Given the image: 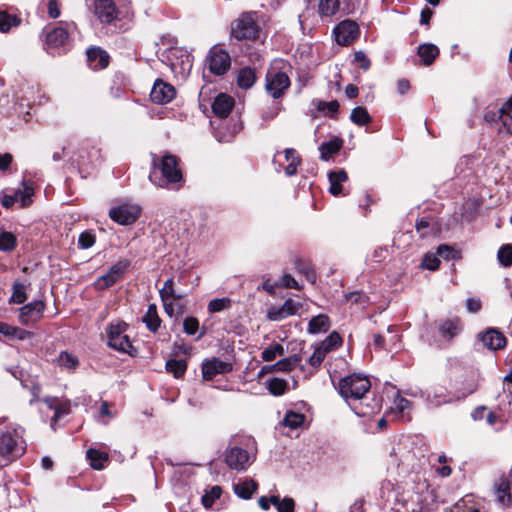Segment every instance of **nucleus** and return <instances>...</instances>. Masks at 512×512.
<instances>
[{
  "mask_svg": "<svg viewBox=\"0 0 512 512\" xmlns=\"http://www.w3.org/2000/svg\"><path fill=\"white\" fill-rule=\"evenodd\" d=\"M354 60L360 64V67L364 70L369 69L370 60L366 57L365 53L362 51H358L354 55Z\"/></svg>",
  "mask_w": 512,
  "mask_h": 512,
  "instance_id": "obj_58",
  "label": "nucleus"
},
{
  "mask_svg": "<svg viewBox=\"0 0 512 512\" xmlns=\"http://www.w3.org/2000/svg\"><path fill=\"white\" fill-rule=\"evenodd\" d=\"M87 57L90 61L98 60L100 68H106L109 63L108 54L100 48H91L87 51Z\"/></svg>",
  "mask_w": 512,
  "mask_h": 512,
  "instance_id": "obj_34",
  "label": "nucleus"
},
{
  "mask_svg": "<svg viewBox=\"0 0 512 512\" xmlns=\"http://www.w3.org/2000/svg\"><path fill=\"white\" fill-rule=\"evenodd\" d=\"M461 330L462 324L458 318L445 320L439 326L440 334L448 340H451L458 335Z\"/></svg>",
  "mask_w": 512,
  "mask_h": 512,
  "instance_id": "obj_19",
  "label": "nucleus"
},
{
  "mask_svg": "<svg viewBox=\"0 0 512 512\" xmlns=\"http://www.w3.org/2000/svg\"><path fill=\"white\" fill-rule=\"evenodd\" d=\"M34 194V190L31 186L24 185V188L22 190H18L15 192V195L17 196V200L21 202V207L25 208L28 207L32 200V196Z\"/></svg>",
  "mask_w": 512,
  "mask_h": 512,
  "instance_id": "obj_44",
  "label": "nucleus"
},
{
  "mask_svg": "<svg viewBox=\"0 0 512 512\" xmlns=\"http://www.w3.org/2000/svg\"><path fill=\"white\" fill-rule=\"evenodd\" d=\"M87 458L90 460L92 468L96 470L103 469L104 463L108 461L107 453L96 449H89L87 451Z\"/></svg>",
  "mask_w": 512,
  "mask_h": 512,
  "instance_id": "obj_29",
  "label": "nucleus"
},
{
  "mask_svg": "<svg viewBox=\"0 0 512 512\" xmlns=\"http://www.w3.org/2000/svg\"><path fill=\"white\" fill-rule=\"evenodd\" d=\"M143 322L151 332H156L161 324V319L157 312V306L150 304L146 314L143 316Z\"/></svg>",
  "mask_w": 512,
  "mask_h": 512,
  "instance_id": "obj_24",
  "label": "nucleus"
},
{
  "mask_svg": "<svg viewBox=\"0 0 512 512\" xmlns=\"http://www.w3.org/2000/svg\"><path fill=\"white\" fill-rule=\"evenodd\" d=\"M342 343V338L337 332H332L328 337H326L319 346L325 348L326 353L328 354L334 348L340 346Z\"/></svg>",
  "mask_w": 512,
  "mask_h": 512,
  "instance_id": "obj_43",
  "label": "nucleus"
},
{
  "mask_svg": "<svg viewBox=\"0 0 512 512\" xmlns=\"http://www.w3.org/2000/svg\"><path fill=\"white\" fill-rule=\"evenodd\" d=\"M184 332L189 335H194L199 329V321L196 317H187L183 322Z\"/></svg>",
  "mask_w": 512,
  "mask_h": 512,
  "instance_id": "obj_51",
  "label": "nucleus"
},
{
  "mask_svg": "<svg viewBox=\"0 0 512 512\" xmlns=\"http://www.w3.org/2000/svg\"><path fill=\"white\" fill-rule=\"evenodd\" d=\"M333 33L338 44L347 46L358 38L360 30L355 21L344 20L334 28Z\"/></svg>",
  "mask_w": 512,
  "mask_h": 512,
  "instance_id": "obj_9",
  "label": "nucleus"
},
{
  "mask_svg": "<svg viewBox=\"0 0 512 512\" xmlns=\"http://www.w3.org/2000/svg\"><path fill=\"white\" fill-rule=\"evenodd\" d=\"M58 363L61 367L75 369L78 365V359L73 354L64 351L60 353Z\"/></svg>",
  "mask_w": 512,
  "mask_h": 512,
  "instance_id": "obj_47",
  "label": "nucleus"
},
{
  "mask_svg": "<svg viewBox=\"0 0 512 512\" xmlns=\"http://www.w3.org/2000/svg\"><path fill=\"white\" fill-rule=\"evenodd\" d=\"M232 370L233 365L231 362H226L216 357L205 360L202 363V377L207 381L214 379L217 375L229 373Z\"/></svg>",
  "mask_w": 512,
  "mask_h": 512,
  "instance_id": "obj_11",
  "label": "nucleus"
},
{
  "mask_svg": "<svg viewBox=\"0 0 512 512\" xmlns=\"http://www.w3.org/2000/svg\"><path fill=\"white\" fill-rule=\"evenodd\" d=\"M95 243V235L90 231H84L79 235L78 245L82 249H88Z\"/></svg>",
  "mask_w": 512,
  "mask_h": 512,
  "instance_id": "obj_49",
  "label": "nucleus"
},
{
  "mask_svg": "<svg viewBox=\"0 0 512 512\" xmlns=\"http://www.w3.org/2000/svg\"><path fill=\"white\" fill-rule=\"evenodd\" d=\"M233 107L234 99L225 93L218 94L212 103L213 113L220 118H226Z\"/></svg>",
  "mask_w": 512,
  "mask_h": 512,
  "instance_id": "obj_18",
  "label": "nucleus"
},
{
  "mask_svg": "<svg viewBox=\"0 0 512 512\" xmlns=\"http://www.w3.org/2000/svg\"><path fill=\"white\" fill-rule=\"evenodd\" d=\"M160 298H170L175 296L174 281L172 278L167 279L164 282L163 287L159 290Z\"/></svg>",
  "mask_w": 512,
  "mask_h": 512,
  "instance_id": "obj_53",
  "label": "nucleus"
},
{
  "mask_svg": "<svg viewBox=\"0 0 512 512\" xmlns=\"http://www.w3.org/2000/svg\"><path fill=\"white\" fill-rule=\"evenodd\" d=\"M480 339L483 345L489 350H499L506 346L505 336L494 328L487 329L481 334Z\"/></svg>",
  "mask_w": 512,
  "mask_h": 512,
  "instance_id": "obj_16",
  "label": "nucleus"
},
{
  "mask_svg": "<svg viewBox=\"0 0 512 512\" xmlns=\"http://www.w3.org/2000/svg\"><path fill=\"white\" fill-rule=\"evenodd\" d=\"M222 488L218 485L211 487L202 497V504L205 508H210L214 502L220 498Z\"/></svg>",
  "mask_w": 512,
  "mask_h": 512,
  "instance_id": "obj_39",
  "label": "nucleus"
},
{
  "mask_svg": "<svg viewBox=\"0 0 512 512\" xmlns=\"http://www.w3.org/2000/svg\"><path fill=\"white\" fill-rule=\"evenodd\" d=\"M45 305L42 301H33L20 309L19 320L24 325L38 322L42 316Z\"/></svg>",
  "mask_w": 512,
  "mask_h": 512,
  "instance_id": "obj_14",
  "label": "nucleus"
},
{
  "mask_svg": "<svg viewBox=\"0 0 512 512\" xmlns=\"http://www.w3.org/2000/svg\"><path fill=\"white\" fill-rule=\"evenodd\" d=\"M330 328V320L327 315L319 314L313 317L309 323L307 331L310 334L324 333Z\"/></svg>",
  "mask_w": 512,
  "mask_h": 512,
  "instance_id": "obj_22",
  "label": "nucleus"
},
{
  "mask_svg": "<svg viewBox=\"0 0 512 512\" xmlns=\"http://www.w3.org/2000/svg\"><path fill=\"white\" fill-rule=\"evenodd\" d=\"M235 494L242 499H250L258 488V484L253 479H247L234 485Z\"/></svg>",
  "mask_w": 512,
  "mask_h": 512,
  "instance_id": "obj_21",
  "label": "nucleus"
},
{
  "mask_svg": "<svg viewBox=\"0 0 512 512\" xmlns=\"http://www.w3.org/2000/svg\"><path fill=\"white\" fill-rule=\"evenodd\" d=\"M499 262L505 266L509 267L512 265V245L506 244L503 245L497 254Z\"/></svg>",
  "mask_w": 512,
  "mask_h": 512,
  "instance_id": "obj_46",
  "label": "nucleus"
},
{
  "mask_svg": "<svg viewBox=\"0 0 512 512\" xmlns=\"http://www.w3.org/2000/svg\"><path fill=\"white\" fill-rule=\"evenodd\" d=\"M33 336V333L18 327L12 326L10 338H17L19 340L29 339Z\"/></svg>",
  "mask_w": 512,
  "mask_h": 512,
  "instance_id": "obj_54",
  "label": "nucleus"
},
{
  "mask_svg": "<svg viewBox=\"0 0 512 512\" xmlns=\"http://www.w3.org/2000/svg\"><path fill=\"white\" fill-rule=\"evenodd\" d=\"M330 188L329 191L332 195L338 196L342 192V183L348 180V175L345 170L332 171L328 175Z\"/></svg>",
  "mask_w": 512,
  "mask_h": 512,
  "instance_id": "obj_20",
  "label": "nucleus"
},
{
  "mask_svg": "<svg viewBox=\"0 0 512 512\" xmlns=\"http://www.w3.org/2000/svg\"><path fill=\"white\" fill-rule=\"evenodd\" d=\"M284 353V347L281 344H274L263 350L261 358L263 361L270 362L273 361L277 356H283Z\"/></svg>",
  "mask_w": 512,
  "mask_h": 512,
  "instance_id": "obj_38",
  "label": "nucleus"
},
{
  "mask_svg": "<svg viewBox=\"0 0 512 512\" xmlns=\"http://www.w3.org/2000/svg\"><path fill=\"white\" fill-rule=\"evenodd\" d=\"M68 39V32L62 27L53 29L47 34V43L53 47H59L65 44Z\"/></svg>",
  "mask_w": 512,
  "mask_h": 512,
  "instance_id": "obj_28",
  "label": "nucleus"
},
{
  "mask_svg": "<svg viewBox=\"0 0 512 512\" xmlns=\"http://www.w3.org/2000/svg\"><path fill=\"white\" fill-rule=\"evenodd\" d=\"M209 70L215 75L225 74L231 66V59L227 51L213 47L207 56Z\"/></svg>",
  "mask_w": 512,
  "mask_h": 512,
  "instance_id": "obj_7",
  "label": "nucleus"
},
{
  "mask_svg": "<svg viewBox=\"0 0 512 512\" xmlns=\"http://www.w3.org/2000/svg\"><path fill=\"white\" fill-rule=\"evenodd\" d=\"M166 369L171 372L174 377L180 378L186 372L187 363L185 360L170 359L166 362Z\"/></svg>",
  "mask_w": 512,
  "mask_h": 512,
  "instance_id": "obj_32",
  "label": "nucleus"
},
{
  "mask_svg": "<svg viewBox=\"0 0 512 512\" xmlns=\"http://www.w3.org/2000/svg\"><path fill=\"white\" fill-rule=\"evenodd\" d=\"M279 285L285 288L300 289L298 282L290 274H284Z\"/></svg>",
  "mask_w": 512,
  "mask_h": 512,
  "instance_id": "obj_56",
  "label": "nucleus"
},
{
  "mask_svg": "<svg viewBox=\"0 0 512 512\" xmlns=\"http://www.w3.org/2000/svg\"><path fill=\"white\" fill-rule=\"evenodd\" d=\"M129 264L130 262L126 259H122L116 262L106 274L98 277L95 280L94 288L96 290H105L114 285L123 277Z\"/></svg>",
  "mask_w": 512,
  "mask_h": 512,
  "instance_id": "obj_6",
  "label": "nucleus"
},
{
  "mask_svg": "<svg viewBox=\"0 0 512 512\" xmlns=\"http://www.w3.org/2000/svg\"><path fill=\"white\" fill-rule=\"evenodd\" d=\"M225 462L229 468L242 471L250 465V456L248 452L240 447H233L226 452Z\"/></svg>",
  "mask_w": 512,
  "mask_h": 512,
  "instance_id": "obj_13",
  "label": "nucleus"
},
{
  "mask_svg": "<svg viewBox=\"0 0 512 512\" xmlns=\"http://www.w3.org/2000/svg\"><path fill=\"white\" fill-rule=\"evenodd\" d=\"M152 164L154 170L159 169L164 178V180L156 182L154 179L155 171L150 173L149 180L158 187H165L166 183L175 184L182 180V173L178 168V159L176 156L165 154L159 158L154 154L152 157Z\"/></svg>",
  "mask_w": 512,
  "mask_h": 512,
  "instance_id": "obj_3",
  "label": "nucleus"
},
{
  "mask_svg": "<svg viewBox=\"0 0 512 512\" xmlns=\"http://www.w3.org/2000/svg\"><path fill=\"white\" fill-rule=\"evenodd\" d=\"M418 55L424 65H431L439 55V49L434 44H423L418 47Z\"/></svg>",
  "mask_w": 512,
  "mask_h": 512,
  "instance_id": "obj_23",
  "label": "nucleus"
},
{
  "mask_svg": "<svg viewBox=\"0 0 512 512\" xmlns=\"http://www.w3.org/2000/svg\"><path fill=\"white\" fill-rule=\"evenodd\" d=\"M20 19L15 15H10L7 12H0V31L7 32L11 27L17 26Z\"/></svg>",
  "mask_w": 512,
  "mask_h": 512,
  "instance_id": "obj_41",
  "label": "nucleus"
},
{
  "mask_svg": "<svg viewBox=\"0 0 512 512\" xmlns=\"http://www.w3.org/2000/svg\"><path fill=\"white\" fill-rule=\"evenodd\" d=\"M371 388L369 379L359 374H352L340 379L338 390L340 395L347 401H358L353 406L354 412L361 417H369L380 411L382 400L380 397H373L366 401V394Z\"/></svg>",
  "mask_w": 512,
  "mask_h": 512,
  "instance_id": "obj_1",
  "label": "nucleus"
},
{
  "mask_svg": "<svg viewBox=\"0 0 512 512\" xmlns=\"http://www.w3.org/2000/svg\"><path fill=\"white\" fill-rule=\"evenodd\" d=\"M319 12L323 16H332L339 9V0H320Z\"/></svg>",
  "mask_w": 512,
  "mask_h": 512,
  "instance_id": "obj_40",
  "label": "nucleus"
},
{
  "mask_svg": "<svg viewBox=\"0 0 512 512\" xmlns=\"http://www.w3.org/2000/svg\"><path fill=\"white\" fill-rule=\"evenodd\" d=\"M23 429L15 428L12 431L0 432V466L7 465L25 450L22 438Z\"/></svg>",
  "mask_w": 512,
  "mask_h": 512,
  "instance_id": "obj_2",
  "label": "nucleus"
},
{
  "mask_svg": "<svg viewBox=\"0 0 512 512\" xmlns=\"http://www.w3.org/2000/svg\"><path fill=\"white\" fill-rule=\"evenodd\" d=\"M481 306V301L477 298H469L466 301V307L471 313H477Z\"/></svg>",
  "mask_w": 512,
  "mask_h": 512,
  "instance_id": "obj_63",
  "label": "nucleus"
},
{
  "mask_svg": "<svg viewBox=\"0 0 512 512\" xmlns=\"http://www.w3.org/2000/svg\"><path fill=\"white\" fill-rule=\"evenodd\" d=\"M439 264H440V260L438 259V257L436 255H434L432 253H427V254H425V256L422 260L421 266L428 270L434 271V270L438 269Z\"/></svg>",
  "mask_w": 512,
  "mask_h": 512,
  "instance_id": "obj_50",
  "label": "nucleus"
},
{
  "mask_svg": "<svg viewBox=\"0 0 512 512\" xmlns=\"http://www.w3.org/2000/svg\"><path fill=\"white\" fill-rule=\"evenodd\" d=\"M256 81V72L254 69L245 67L238 73L237 84L242 89L251 88Z\"/></svg>",
  "mask_w": 512,
  "mask_h": 512,
  "instance_id": "obj_26",
  "label": "nucleus"
},
{
  "mask_svg": "<svg viewBox=\"0 0 512 512\" xmlns=\"http://www.w3.org/2000/svg\"><path fill=\"white\" fill-rule=\"evenodd\" d=\"M176 94L175 88L163 82L162 80H157L150 92V99L152 102L157 104H165L170 102Z\"/></svg>",
  "mask_w": 512,
  "mask_h": 512,
  "instance_id": "obj_15",
  "label": "nucleus"
},
{
  "mask_svg": "<svg viewBox=\"0 0 512 512\" xmlns=\"http://www.w3.org/2000/svg\"><path fill=\"white\" fill-rule=\"evenodd\" d=\"M499 121L501 126L498 128L499 133H506L512 135V115L507 111L505 107L500 108Z\"/></svg>",
  "mask_w": 512,
  "mask_h": 512,
  "instance_id": "obj_33",
  "label": "nucleus"
},
{
  "mask_svg": "<svg viewBox=\"0 0 512 512\" xmlns=\"http://www.w3.org/2000/svg\"><path fill=\"white\" fill-rule=\"evenodd\" d=\"M394 404H395L396 409L400 413H404L406 410L411 409V402L404 397H400V396L396 397L394 400Z\"/></svg>",
  "mask_w": 512,
  "mask_h": 512,
  "instance_id": "obj_57",
  "label": "nucleus"
},
{
  "mask_svg": "<svg viewBox=\"0 0 512 512\" xmlns=\"http://www.w3.org/2000/svg\"><path fill=\"white\" fill-rule=\"evenodd\" d=\"M26 299L27 295L25 285L20 282H15L13 284V293L11 295L10 302L22 304L26 301Z\"/></svg>",
  "mask_w": 512,
  "mask_h": 512,
  "instance_id": "obj_42",
  "label": "nucleus"
},
{
  "mask_svg": "<svg viewBox=\"0 0 512 512\" xmlns=\"http://www.w3.org/2000/svg\"><path fill=\"white\" fill-rule=\"evenodd\" d=\"M300 162H301V160H300L299 157H293L292 161L289 162V164L285 168L286 175L287 176H292V175L296 174L297 167L300 164Z\"/></svg>",
  "mask_w": 512,
  "mask_h": 512,
  "instance_id": "obj_64",
  "label": "nucleus"
},
{
  "mask_svg": "<svg viewBox=\"0 0 512 512\" xmlns=\"http://www.w3.org/2000/svg\"><path fill=\"white\" fill-rule=\"evenodd\" d=\"M343 141L339 138H335L333 140H330L328 142H324L319 147L320 153H321V159L322 160H329V158L338 153L340 149L342 148Z\"/></svg>",
  "mask_w": 512,
  "mask_h": 512,
  "instance_id": "obj_25",
  "label": "nucleus"
},
{
  "mask_svg": "<svg viewBox=\"0 0 512 512\" xmlns=\"http://www.w3.org/2000/svg\"><path fill=\"white\" fill-rule=\"evenodd\" d=\"M274 496L275 495H271V496H261L259 499H258V505L259 507L264 510V511H267L270 509V505H273L274 506Z\"/></svg>",
  "mask_w": 512,
  "mask_h": 512,
  "instance_id": "obj_60",
  "label": "nucleus"
},
{
  "mask_svg": "<svg viewBox=\"0 0 512 512\" xmlns=\"http://www.w3.org/2000/svg\"><path fill=\"white\" fill-rule=\"evenodd\" d=\"M17 246V238L11 232L0 233V251L10 252Z\"/></svg>",
  "mask_w": 512,
  "mask_h": 512,
  "instance_id": "obj_36",
  "label": "nucleus"
},
{
  "mask_svg": "<svg viewBox=\"0 0 512 512\" xmlns=\"http://www.w3.org/2000/svg\"><path fill=\"white\" fill-rule=\"evenodd\" d=\"M290 86L286 73L270 70L266 75V90L273 98H279Z\"/></svg>",
  "mask_w": 512,
  "mask_h": 512,
  "instance_id": "obj_10",
  "label": "nucleus"
},
{
  "mask_svg": "<svg viewBox=\"0 0 512 512\" xmlns=\"http://www.w3.org/2000/svg\"><path fill=\"white\" fill-rule=\"evenodd\" d=\"M231 300L229 298L213 299L208 304V311L210 313H217L230 308Z\"/></svg>",
  "mask_w": 512,
  "mask_h": 512,
  "instance_id": "obj_45",
  "label": "nucleus"
},
{
  "mask_svg": "<svg viewBox=\"0 0 512 512\" xmlns=\"http://www.w3.org/2000/svg\"><path fill=\"white\" fill-rule=\"evenodd\" d=\"M125 323H112L107 329L108 345L118 351L133 355V346L128 338L124 335Z\"/></svg>",
  "mask_w": 512,
  "mask_h": 512,
  "instance_id": "obj_5",
  "label": "nucleus"
},
{
  "mask_svg": "<svg viewBox=\"0 0 512 512\" xmlns=\"http://www.w3.org/2000/svg\"><path fill=\"white\" fill-rule=\"evenodd\" d=\"M300 308V304L288 299L281 307H271L268 310V318L271 321H279L288 316L295 315Z\"/></svg>",
  "mask_w": 512,
  "mask_h": 512,
  "instance_id": "obj_17",
  "label": "nucleus"
},
{
  "mask_svg": "<svg viewBox=\"0 0 512 512\" xmlns=\"http://www.w3.org/2000/svg\"><path fill=\"white\" fill-rule=\"evenodd\" d=\"M454 252L448 245H440L437 249V254L447 260L454 257Z\"/></svg>",
  "mask_w": 512,
  "mask_h": 512,
  "instance_id": "obj_61",
  "label": "nucleus"
},
{
  "mask_svg": "<svg viewBox=\"0 0 512 512\" xmlns=\"http://www.w3.org/2000/svg\"><path fill=\"white\" fill-rule=\"evenodd\" d=\"M428 401L435 406H439L444 403H450L452 401V399H451V397L446 396L443 393V391H440V393H435L433 398L428 396Z\"/></svg>",
  "mask_w": 512,
  "mask_h": 512,
  "instance_id": "obj_55",
  "label": "nucleus"
},
{
  "mask_svg": "<svg viewBox=\"0 0 512 512\" xmlns=\"http://www.w3.org/2000/svg\"><path fill=\"white\" fill-rule=\"evenodd\" d=\"M495 494L499 501L501 494L512 493V470L507 474H503L494 485Z\"/></svg>",
  "mask_w": 512,
  "mask_h": 512,
  "instance_id": "obj_27",
  "label": "nucleus"
},
{
  "mask_svg": "<svg viewBox=\"0 0 512 512\" xmlns=\"http://www.w3.org/2000/svg\"><path fill=\"white\" fill-rule=\"evenodd\" d=\"M304 420L305 416L303 414L294 411H289L286 413L283 419V423L285 426L291 429H296L304 423Z\"/></svg>",
  "mask_w": 512,
  "mask_h": 512,
  "instance_id": "obj_37",
  "label": "nucleus"
},
{
  "mask_svg": "<svg viewBox=\"0 0 512 512\" xmlns=\"http://www.w3.org/2000/svg\"><path fill=\"white\" fill-rule=\"evenodd\" d=\"M141 209L137 205L122 204L109 210V217L120 225H131L140 216Z\"/></svg>",
  "mask_w": 512,
  "mask_h": 512,
  "instance_id": "obj_8",
  "label": "nucleus"
},
{
  "mask_svg": "<svg viewBox=\"0 0 512 512\" xmlns=\"http://www.w3.org/2000/svg\"><path fill=\"white\" fill-rule=\"evenodd\" d=\"M350 120L356 125H367L372 121L368 111L364 107H356L352 110Z\"/></svg>",
  "mask_w": 512,
  "mask_h": 512,
  "instance_id": "obj_31",
  "label": "nucleus"
},
{
  "mask_svg": "<svg viewBox=\"0 0 512 512\" xmlns=\"http://www.w3.org/2000/svg\"><path fill=\"white\" fill-rule=\"evenodd\" d=\"M326 355H327V353L325 351V348H322L321 346H317L315 348L313 354L310 356L308 362L312 367L318 368L321 365V363L323 362Z\"/></svg>",
  "mask_w": 512,
  "mask_h": 512,
  "instance_id": "obj_48",
  "label": "nucleus"
},
{
  "mask_svg": "<svg viewBox=\"0 0 512 512\" xmlns=\"http://www.w3.org/2000/svg\"><path fill=\"white\" fill-rule=\"evenodd\" d=\"M161 301L163 303L164 311L168 316L172 317L175 312L178 314L183 313V307L178 306L176 310L174 301H172L170 298H161Z\"/></svg>",
  "mask_w": 512,
  "mask_h": 512,
  "instance_id": "obj_52",
  "label": "nucleus"
},
{
  "mask_svg": "<svg viewBox=\"0 0 512 512\" xmlns=\"http://www.w3.org/2000/svg\"><path fill=\"white\" fill-rule=\"evenodd\" d=\"M266 387L272 395L281 396L286 392L288 383L282 378L275 377L267 381Z\"/></svg>",
  "mask_w": 512,
  "mask_h": 512,
  "instance_id": "obj_30",
  "label": "nucleus"
},
{
  "mask_svg": "<svg viewBox=\"0 0 512 512\" xmlns=\"http://www.w3.org/2000/svg\"><path fill=\"white\" fill-rule=\"evenodd\" d=\"M94 14L104 24H111L119 18V10L112 0H95Z\"/></svg>",
  "mask_w": 512,
  "mask_h": 512,
  "instance_id": "obj_12",
  "label": "nucleus"
},
{
  "mask_svg": "<svg viewBox=\"0 0 512 512\" xmlns=\"http://www.w3.org/2000/svg\"><path fill=\"white\" fill-rule=\"evenodd\" d=\"M430 227V221L428 219L422 218L416 223V230L421 234L422 237L428 235V229Z\"/></svg>",
  "mask_w": 512,
  "mask_h": 512,
  "instance_id": "obj_59",
  "label": "nucleus"
},
{
  "mask_svg": "<svg viewBox=\"0 0 512 512\" xmlns=\"http://www.w3.org/2000/svg\"><path fill=\"white\" fill-rule=\"evenodd\" d=\"M260 26L256 12H243L231 23V36L237 40H255L259 37Z\"/></svg>",
  "mask_w": 512,
  "mask_h": 512,
  "instance_id": "obj_4",
  "label": "nucleus"
},
{
  "mask_svg": "<svg viewBox=\"0 0 512 512\" xmlns=\"http://www.w3.org/2000/svg\"><path fill=\"white\" fill-rule=\"evenodd\" d=\"M273 368H275L277 372H289L292 370V367L289 364V360L286 358L281 359L273 364Z\"/></svg>",
  "mask_w": 512,
  "mask_h": 512,
  "instance_id": "obj_62",
  "label": "nucleus"
},
{
  "mask_svg": "<svg viewBox=\"0 0 512 512\" xmlns=\"http://www.w3.org/2000/svg\"><path fill=\"white\" fill-rule=\"evenodd\" d=\"M274 506L278 512H295V501L291 497L280 498L279 495L274 496Z\"/></svg>",
  "mask_w": 512,
  "mask_h": 512,
  "instance_id": "obj_35",
  "label": "nucleus"
}]
</instances>
